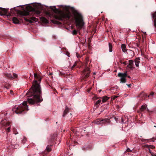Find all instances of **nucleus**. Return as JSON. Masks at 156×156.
<instances>
[{
	"instance_id": "f257e3e1",
	"label": "nucleus",
	"mask_w": 156,
	"mask_h": 156,
	"mask_svg": "<svg viewBox=\"0 0 156 156\" xmlns=\"http://www.w3.org/2000/svg\"><path fill=\"white\" fill-rule=\"evenodd\" d=\"M34 76L35 79L34 80L31 88L26 94L28 97L27 100L28 103L33 105L37 103L41 102L43 101L41 95V91L39 83L41 78V76L37 73H34Z\"/></svg>"
},
{
	"instance_id": "f03ea898",
	"label": "nucleus",
	"mask_w": 156,
	"mask_h": 156,
	"mask_svg": "<svg viewBox=\"0 0 156 156\" xmlns=\"http://www.w3.org/2000/svg\"><path fill=\"white\" fill-rule=\"evenodd\" d=\"M73 17L70 18V20H75L76 25L77 28V30L74 29L72 32V34L74 35H76L77 33H80V31L82 29L84 25L83 17L82 15L79 13L76 10L73 9L72 11Z\"/></svg>"
},
{
	"instance_id": "7ed1b4c3",
	"label": "nucleus",
	"mask_w": 156,
	"mask_h": 156,
	"mask_svg": "<svg viewBox=\"0 0 156 156\" xmlns=\"http://www.w3.org/2000/svg\"><path fill=\"white\" fill-rule=\"evenodd\" d=\"M50 9L55 13L56 14L55 15L54 18L56 20L60 21H62L64 19L69 20L72 16L70 12L64 13L61 10L56 9L55 6L53 7H50Z\"/></svg>"
},
{
	"instance_id": "20e7f679",
	"label": "nucleus",
	"mask_w": 156,
	"mask_h": 156,
	"mask_svg": "<svg viewBox=\"0 0 156 156\" xmlns=\"http://www.w3.org/2000/svg\"><path fill=\"white\" fill-rule=\"evenodd\" d=\"M26 10H24L23 11H18V14L21 16H24L32 15L33 13L39 15L41 13L40 11L36 10L35 8L30 6H27L26 8Z\"/></svg>"
},
{
	"instance_id": "39448f33",
	"label": "nucleus",
	"mask_w": 156,
	"mask_h": 156,
	"mask_svg": "<svg viewBox=\"0 0 156 156\" xmlns=\"http://www.w3.org/2000/svg\"><path fill=\"white\" fill-rule=\"evenodd\" d=\"M28 106L27 105V102L26 101H24L22 105H20L17 107H16V106L15 107L12 109L13 112L17 114L22 113L25 110H28Z\"/></svg>"
},
{
	"instance_id": "423d86ee",
	"label": "nucleus",
	"mask_w": 156,
	"mask_h": 156,
	"mask_svg": "<svg viewBox=\"0 0 156 156\" xmlns=\"http://www.w3.org/2000/svg\"><path fill=\"white\" fill-rule=\"evenodd\" d=\"M0 15L1 16L5 15L8 16H11V14L9 12V9L0 7Z\"/></svg>"
},
{
	"instance_id": "0eeeda50",
	"label": "nucleus",
	"mask_w": 156,
	"mask_h": 156,
	"mask_svg": "<svg viewBox=\"0 0 156 156\" xmlns=\"http://www.w3.org/2000/svg\"><path fill=\"white\" fill-rule=\"evenodd\" d=\"M118 76L121 77L120 82L122 83H125L126 82V78L127 76L126 72L124 73H119L118 74Z\"/></svg>"
},
{
	"instance_id": "6e6552de",
	"label": "nucleus",
	"mask_w": 156,
	"mask_h": 156,
	"mask_svg": "<svg viewBox=\"0 0 156 156\" xmlns=\"http://www.w3.org/2000/svg\"><path fill=\"white\" fill-rule=\"evenodd\" d=\"M129 64L127 65V66L126 67V69H133L134 67V65L133 64V61L132 60H129L128 61Z\"/></svg>"
},
{
	"instance_id": "1a4fd4ad",
	"label": "nucleus",
	"mask_w": 156,
	"mask_h": 156,
	"mask_svg": "<svg viewBox=\"0 0 156 156\" xmlns=\"http://www.w3.org/2000/svg\"><path fill=\"white\" fill-rule=\"evenodd\" d=\"M5 76L8 78L12 80L14 78H16L17 77V75L16 73H13L12 75L11 73H6L5 74Z\"/></svg>"
},
{
	"instance_id": "9d476101",
	"label": "nucleus",
	"mask_w": 156,
	"mask_h": 156,
	"mask_svg": "<svg viewBox=\"0 0 156 156\" xmlns=\"http://www.w3.org/2000/svg\"><path fill=\"white\" fill-rule=\"evenodd\" d=\"M84 72L85 75V78H86L88 77L89 76V74L90 73L89 68L86 67L84 70Z\"/></svg>"
},
{
	"instance_id": "9b49d317",
	"label": "nucleus",
	"mask_w": 156,
	"mask_h": 156,
	"mask_svg": "<svg viewBox=\"0 0 156 156\" xmlns=\"http://www.w3.org/2000/svg\"><path fill=\"white\" fill-rule=\"evenodd\" d=\"M25 20L27 22H29L30 23H33V21L37 22V19L35 17H31L29 19L25 18Z\"/></svg>"
},
{
	"instance_id": "f8f14e48",
	"label": "nucleus",
	"mask_w": 156,
	"mask_h": 156,
	"mask_svg": "<svg viewBox=\"0 0 156 156\" xmlns=\"http://www.w3.org/2000/svg\"><path fill=\"white\" fill-rule=\"evenodd\" d=\"M139 97L141 98L142 100H143L145 99L147 97V95L146 94L142 92L139 94Z\"/></svg>"
},
{
	"instance_id": "ddd939ff",
	"label": "nucleus",
	"mask_w": 156,
	"mask_h": 156,
	"mask_svg": "<svg viewBox=\"0 0 156 156\" xmlns=\"http://www.w3.org/2000/svg\"><path fill=\"white\" fill-rule=\"evenodd\" d=\"M110 122V120L109 119L107 118L105 119H101V124H109Z\"/></svg>"
},
{
	"instance_id": "4468645a",
	"label": "nucleus",
	"mask_w": 156,
	"mask_h": 156,
	"mask_svg": "<svg viewBox=\"0 0 156 156\" xmlns=\"http://www.w3.org/2000/svg\"><path fill=\"white\" fill-rule=\"evenodd\" d=\"M101 100L100 99L98 100L97 102L95 103L94 104V109H97L99 107V105L100 102H101Z\"/></svg>"
},
{
	"instance_id": "2eb2a0df",
	"label": "nucleus",
	"mask_w": 156,
	"mask_h": 156,
	"mask_svg": "<svg viewBox=\"0 0 156 156\" xmlns=\"http://www.w3.org/2000/svg\"><path fill=\"white\" fill-rule=\"evenodd\" d=\"M69 109L67 107V106H66L65 108V110H64L63 114L62 115L63 117H64L67 114V113L69 112Z\"/></svg>"
},
{
	"instance_id": "dca6fc26",
	"label": "nucleus",
	"mask_w": 156,
	"mask_h": 156,
	"mask_svg": "<svg viewBox=\"0 0 156 156\" xmlns=\"http://www.w3.org/2000/svg\"><path fill=\"white\" fill-rule=\"evenodd\" d=\"M94 123L97 125L101 124V119H98L94 121Z\"/></svg>"
},
{
	"instance_id": "f3484780",
	"label": "nucleus",
	"mask_w": 156,
	"mask_h": 156,
	"mask_svg": "<svg viewBox=\"0 0 156 156\" xmlns=\"http://www.w3.org/2000/svg\"><path fill=\"white\" fill-rule=\"evenodd\" d=\"M140 58H136L135 60V64L136 67L139 66V64L140 62Z\"/></svg>"
},
{
	"instance_id": "a211bd4d",
	"label": "nucleus",
	"mask_w": 156,
	"mask_h": 156,
	"mask_svg": "<svg viewBox=\"0 0 156 156\" xmlns=\"http://www.w3.org/2000/svg\"><path fill=\"white\" fill-rule=\"evenodd\" d=\"M121 48L122 51L125 52L127 51L126 49V45L124 44H122L121 45Z\"/></svg>"
},
{
	"instance_id": "6ab92c4d",
	"label": "nucleus",
	"mask_w": 156,
	"mask_h": 156,
	"mask_svg": "<svg viewBox=\"0 0 156 156\" xmlns=\"http://www.w3.org/2000/svg\"><path fill=\"white\" fill-rule=\"evenodd\" d=\"M12 21L14 23H19V21L18 19L16 17H14L12 19Z\"/></svg>"
},
{
	"instance_id": "aec40b11",
	"label": "nucleus",
	"mask_w": 156,
	"mask_h": 156,
	"mask_svg": "<svg viewBox=\"0 0 156 156\" xmlns=\"http://www.w3.org/2000/svg\"><path fill=\"white\" fill-rule=\"evenodd\" d=\"M153 17L154 19V26L156 27V12L153 14Z\"/></svg>"
},
{
	"instance_id": "412c9836",
	"label": "nucleus",
	"mask_w": 156,
	"mask_h": 156,
	"mask_svg": "<svg viewBox=\"0 0 156 156\" xmlns=\"http://www.w3.org/2000/svg\"><path fill=\"white\" fill-rule=\"evenodd\" d=\"M146 109V107L145 105H142L140 108V111L141 112H144Z\"/></svg>"
},
{
	"instance_id": "4be33fe9",
	"label": "nucleus",
	"mask_w": 156,
	"mask_h": 156,
	"mask_svg": "<svg viewBox=\"0 0 156 156\" xmlns=\"http://www.w3.org/2000/svg\"><path fill=\"white\" fill-rule=\"evenodd\" d=\"M102 98V101L103 102H105L109 98L106 96H105L101 98Z\"/></svg>"
},
{
	"instance_id": "5701e85b",
	"label": "nucleus",
	"mask_w": 156,
	"mask_h": 156,
	"mask_svg": "<svg viewBox=\"0 0 156 156\" xmlns=\"http://www.w3.org/2000/svg\"><path fill=\"white\" fill-rule=\"evenodd\" d=\"M52 146V145H48L46 147V150L48 152H49L51 151V147Z\"/></svg>"
},
{
	"instance_id": "b1692460",
	"label": "nucleus",
	"mask_w": 156,
	"mask_h": 156,
	"mask_svg": "<svg viewBox=\"0 0 156 156\" xmlns=\"http://www.w3.org/2000/svg\"><path fill=\"white\" fill-rule=\"evenodd\" d=\"M112 45L110 43H109V50L110 52H112Z\"/></svg>"
},
{
	"instance_id": "393cba45",
	"label": "nucleus",
	"mask_w": 156,
	"mask_h": 156,
	"mask_svg": "<svg viewBox=\"0 0 156 156\" xmlns=\"http://www.w3.org/2000/svg\"><path fill=\"white\" fill-rule=\"evenodd\" d=\"M144 146L145 147L150 148L151 149H153V148H154V146L152 145H150L149 146L147 145H145Z\"/></svg>"
},
{
	"instance_id": "a878e982",
	"label": "nucleus",
	"mask_w": 156,
	"mask_h": 156,
	"mask_svg": "<svg viewBox=\"0 0 156 156\" xmlns=\"http://www.w3.org/2000/svg\"><path fill=\"white\" fill-rule=\"evenodd\" d=\"M5 82H3V84L4 86V87L7 89H8V87L10 86V85L9 84H7L8 86H7L5 84Z\"/></svg>"
},
{
	"instance_id": "bb28decb",
	"label": "nucleus",
	"mask_w": 156,
	"mask_h": 156,
	"mask_svg": "<svg viewBox=\"0 0 156 156\" xmlns=\"http://www.w3.org/2000/svg\"><path fill=\"white\" fill-rule=\"evenodd\" d=\"M55 139V136H52L51 138V140L49 141L53 142L54 141Z\"/></svg>"
},
{
	"instance_id": "cd10ccee",
	"label": "nucleus",
	"mask_w": 156,
	"mask_h": 156,
	"mask_svg": "<svg viewBox=\"0 0 156 156\" xmlns=\"http://www.w3.org/2000/svg\"><path fill=\"white\" fill-rule=\"evenodd\" d=\"M118 97V96L114 95L112 97V99L113 100H115V98H117Z\"/></svg>"
},
{
	"instance_id": "c85d7f7f",
	"label": "nucleus",
	"mask_w": 156,
	"mask_h": 156,
	"mask_svg": "<svg viewBox=\"0 0 156 156\" xmlns=\"http://www.w3.org/2000/svg\"><path fill=\"white\" fill-rule=\"evenodd\" d=\"M77 62H75L74 64L73 65V66H72V69H73L74 67H75V66L77 65Z\"/></svg>"
},
{
	"instance_id": "c756f323",
	"label": "nucleus",
	"mask_w": 156,
	"mask_h": 156,
	"mask_svg": "<svg viewBox=\"0 0 156 156\" xmlns=\"http://www.w3.org/2000/svg\"><path fill=\"white\" fill-rule=\"evenodd\" d=\"M125 121L124 120V117H122L121 118V122L122 123H125L124 122Z\"/></svg>"
},
{
	"instance_id": "7c9ffc66",
	"label": "nucleus",
	"mask_w": 156,
	"mask_h": 156,
	"mask_svg": "<svg viewBox=\"0 0 156 156\" xmlns=\"http://www.w3.org/2000/svg\"><path fill=\"white\" fill-rule=\"evenodd\" d=\"M99 98H101V97L98 98V97H97L96 96H95L93 98L94 99H95V100H97Z\"/></svg>"
},
{
	"instance_id": "2f4dec72",
	"label": "nucleus",
	"mask_w": 156,
	"mask_h": 156,
	"mask_svg": "<svg viewBox=\"0 0 156 156\" xmlns=\"http://www.w3.org/2000/svg\"><path fill=\"white\" fill-rule=\"evenodd\" d=\"M10 127H9L7 129H6V130L7 132H9L10 131Z\"/></svg>"
},
{
	"instance_id": "473e14b6",
	"label": "nucleus",
	"mask_w": 156,
	"mask_h": 156,
	"mask_svg": "<svg viewBox=\"0 0 156 156\" xmlns=\"http://www.w3.org/2000/svg\"><path fill=\"white\" fill-rule=\"evenodd\" d=\"M154 94V93L153 92H151V93L150 95L148 96V97L149 98L150 97V96H153Z\"/></svg>"
},
{
	"instance_id": "72a5a7b5",
	"label": "nucleus",
	"mask_w": 156,
	"mask_h": 156,
	"mask_svg": "<svg viewBox=\"0 0 156 156\" xmlns=\"http://www.w3.org/2000/svg\"><path fill=\"white\" fill-rule=\"evenodd\" d=\"M115 89V87H111L110 89V90H111V91L112 92H114V90Z\"/></svg>"
},
{
	"instance_id": "f704fd0d",
	"label": "nucleus",
	"mask_w": 156,
	"mask_h": 156,
	"mask_svg": "<svg viewBox=\"0 0 156 156\" xmlns=\"http://www.w3.org/2000/svg\"><path fill=\"white\" fill-rule=\"evenodd\" d=\"M126 151L128 152H130L131 151V150L129 148H127L126 150Z\"/></svg>"
},
{
	"instance_id": "c9c22d12",
	"label": "nucleus",
	"mask_w": 156,
	"mask_h": 156,
	"mask_svg": "<svg viewBox=\"0 0 156 156\" xmlns=\"http://www.w3.org/2000/svg\"><path fill=\"white\" fill-rule=\"evenodd\" d=\"M128 64V62H126V61H125V62H123V64L124 65H127V64Z\"/></svg>"
},
{
	"instance_id": "e433bc0d",
	"label": "nucleus",
	"mask_w": 156,
	"mask_h": 156,
	"mask_svg": "<svg viewBox=\"0 0 156 156\" xmlns=\"http://www.w3.org/2000/svg\"><path fill=\"white\" fill-rule=\"evenodd\" d=\"M6 126H9L10 125V123L9 122H8L6 123Z\"/></svg>"
},
{
	"instance_id": "4c0bfd02",
	"label": "nucleus",
	"mask_w": 156,
	"mask_h": 156,
	"mask_svg": "<svg viewBox=\"0 0 156 156\" xmlns=\"http://www.w3.org/2000/svg\"><path fill=\"white\" fill-rule=\"evenodd\" d=\"M120 62L121 64H123V61L122 60H120Z\"/></svg>"
},
{
	"instance_id": "58836bf2",
	"label": "nucleus",
	"mask_w": 156,
	"mask_h": 156,
	"mask_svg": "<svg viewBox=\"0 0 156 156\" xmlns=\"http://www.w3.org/2000/svg\"><path fill=\"white\" fill-rule=\"evenodd\" d=\"M52 37L54 39H56V37L55 35L53 36Z\"/></svg>"
},
{
	"instance_id": "ea45409f",
	"label": "nucleus",
	"mask_w": 156,
	"mask_h": 156,
	"mask_svg": "<svg viewBox=\"0 0 156 156\" xmlns=\"http://www.w3.org/2000/svg\"><path fill=\"white\" fill-rule=\"evenodd\" d=\"M10 94H13V91L12 90H10Z\"/></svg>"
},
{
	"instance_id": "a19ab883",
	"label": "nucleus",
	"mask_w": 156,
	"mask_h": 156,
	"mask_svg": "<svg viewBox=\"0 0 156 156\" xmlns=\"http://www.w3.org/2000/svg\"><path fill=\"white\" fill-rule=\"evenodd\" d=\"M91 89V88H90L89 89H88L87 92H89L90 91Z\"/></svg>"
},
{
	"instance_id": "79ce46f5",
	"label": "nucleus",
	"mask_w": 156,
	"mask_h": 156,
	"mask_svg": "<svg viewBox=\"0 0 156 156\" xmlns=\"http://www.w3.org/2000/svg\"><path fill=\"white\" fill-rule=\"evenodd\" d=\"M126 85H127L129 87H130L131 85V84H126Z\"/></svg>"
},
{
	"instance_id": "37998d69",
	"label": "nucleus",
	"mask_w": 156,
	"mask_h": 156,
	"mask_svg": "<svg viewBox=\"0 0 156 156\" xmlns=\"http://www.w3.org/2000/svg\"><path fill=\"white\" fill-rule=\"evenodd\" d=\"M54 94H55V92L57 93V92L55 89L54 90Z\"/></svg>"
},
{
	"instance_id": "c03bdc74",
	"label": "nucleus",
	"mask_w": 156,
	"mask_h": 156,
	"mask_svg": "<svg viewBox=\"0 0 156 156\" xmlns=\"http://www.w3.org/2000/svg\"><path fill=\"white\" fill-rule=\"evenodd\" d=\"M127 77L128 78H129V79L131 78L130 76H127Z\"/></svg>"
},
{
	"instance_id": "a18cd8bd",
	"label": "nucleus",
	"mask_w": 156,
	"mask_h": 156,
	"mask_svg": "<svg viewBox=\"0 0 156 156\" xmlns=\"http://www.w3.org/2000/svg\"><path fill=\"white\" fill-rule=\"evenodd\" d=\"M137 46L138 47H140V44H137Z\"/></svg>"
},
{
	"instance_id": "49530a36",
	"label": "nucleus",
	"mask_w": 156,
	"mask_h": 156,
	"mask_svg": "<svg viewBox=\"0 0 156 156\" xmlns=\"http://www.w3.org/2000/svg\"><path fill=\"white\" fill-rule=\"evenodd\" d=\"M153 139H155V140H156V136H155V137H153Z\"/></svg>"
},
{
	"instance_id": "de8ad7c7",
	"label": "nucleus",
	"mask_w": 156,
	"mask_h": 156,
	"mask_svg": "<svg viewBox=\"0 0 156 156\" xmlns=\"http://www.w3.org/2000/svg\"><path fill=\"white\" fill-rule=\"evenodd\" d=\"M52 74V73H50L49 74V75H51Z\"/></svg>"
},
{
	"instance_id": "09e8293b",
	"label": "nucleus",
	"mask_w": 156,
	"mask_h": 156,
	"mask_svg": "<svg viewBox=\"0 0 156 156\" xmlns=\"http://www.w3.org/2000/svg\"><path fill=\"white\" fill-rule=\"evenodd\" d=\"M12 9H11L10 10V11L12 13Z\"/></svg>"
},
{
	"instance_id": "8fccbe9b",
	"label": "nucleus",
	"mask_w": 156,
	"mask_h": 156,
	"mask_svg": "<svg viewBox=\"0 0 156 156\" xmlns=\"http://www.w3.org/2000/svg\"><path fill=\"white\" fill-rule=\"evenodd\" d=\"M152 156H156V154H152Z\"/></svg>"
},
{
	"instance_id": "3c124183",
	"label": "nucleus",
	"mask_w": 156,
	"mask_h": 156,
	"mask_svg": "<svg viewBox=\"0 0 156 156\" xmlns=\"http://www.w3.org/2000/svg\"><path fill=\"white\" fill-rule=\"evenodd\" d=\"M56 23H59V22H58V21H56Z\"/></svg>"
},
{
	"instance_id": "603ef678",
	"label": "nucleus",
	"mask_w": 156,
	"mask_h": 156,
	"mask_svg": "<svg viewBox=\"0 0 156 156\" xmlns=\"http://www.w3.org/2000/svg\"><path fill=\"white\" fill-rule=\"evenodd\" d=\"M44 20H46V21H47V20H46V19L45 18H44Z\"/></svg>"
},
{
	"instance_id": "864d4df0",
	"label": "nucleus",
	"mask_w": 156,
	"mask_h": 156,
	"mask_svg": "<svg viewBox=\"0 0 156 156\" xmlns=\"http://www.w3.org/2000/svg\"><path fill=\"white\" fill-rule=\"evenodd\" d=\"M101 90H100L99 91V92H101Z\"/></svg>"
},
{
	"instance_id": "5fc2aeb1",
	"label": "nucleus",
	"mask_w": 156,
	"mask_h": 156,
	"mask_svg": "<svg viewBox=\"0 0 156 156\" xmlns=\"http://www.w3.org/2000/svg\"><path fill=\"white\" fill-rule=\"evenodd\" d=\"M14 134H17V133H14Z\"/></svg>"
},
{
	"instance_id": "6e6d98bb",
	"label": "nucleus",
	"mask_w": 156,
	"mask_h": 156,
	"mask_svg": "<svg viewBox=\"0 0 156 156\" xmlns=\"http://www.w3.org/2000/svg\"><path fill=\"white\" fill-rule=\"evenodd\" d=\"M25 139H26V138H25V137H24V139L25 140Z\"/></svg>"
},
{
	"instance_id": "4d7b16f0",
	"label": "nucleus",
	"mask_w": 156,
	"mask_h": 156,
	"mask_svg": "<svg viewBox=\"0 0 156 156\" xmlns=\"http://www.w3.org/2000/svg\"><path fill=\"white\" fill-rule=\"evenodd\" d=\"M154 126V127H156V126Z\"/></svg>"
},
{
	"instance_id": "13d9d810",
	"label": "nucleus",
	"mask_w": 156,
	"mask_h": 156,
	"mask_svg": "<svg viewBox=\"0 0 156 156\" xmlns=\"http://www.w3.org/2000/svg\"><path fill=\"white\" fill-rule=\"evenodd\" d=\"M144 34H146V33L145 32V33H144Z\"/></svg>"
}]
</instances>
